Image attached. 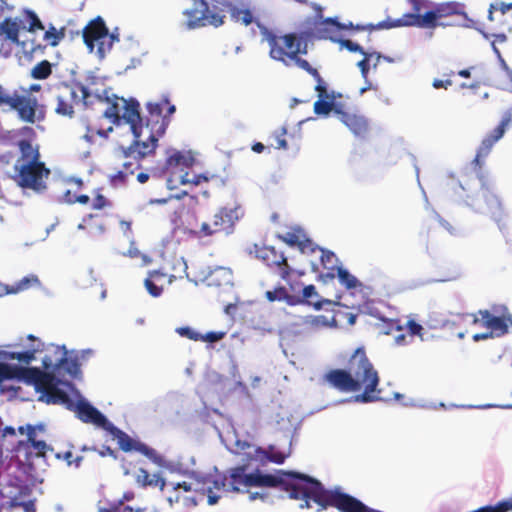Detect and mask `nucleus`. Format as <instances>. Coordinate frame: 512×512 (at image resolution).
<instances>
[{
	"label": "nucleus",
	"instance_id": "nucleus-1",
	"mask_svg": "<svg viewBox=\"0 0 512 512\" xmlns=\"http://www.w3.org/2000/svg\"><path fill=\"white\" fill-rule=\"evenodd\" d=\"M31 341L26 350L21 352H0V358L18 360L23 364L41 360L42 371L37 367H22L0 362V383L5 380L16 379L34 387L39 394L38 401L46 404H67L69 395L66 389H72L68 382L61 381L54 373L59 369L64 356L68 354L65 346L53 343H44L33 335H28Z\"/></svg>",
	"mask_w": 512,
	"mask_h": 512
},
{
	"label": "nucleus",
	"instance_id": "nucleus-2",
	"mask_svg": "<svg viewBox=\"0 0 512 512\" xmlns=\"http://www.w3.org/2000/svg\"><path fill=\"white\" fill-rule=\"evenodd\" d=\"M123 113L120 120L123 119L130 125V130L134 136V142L129 147H121L124 158H133L140 160L154 152L158 137L153 134V128H150V121L146 120L143 124V118L139 112V102L136 99L125 100L121 98Z\"/></svg>",
	"mask_w": 512,
	"mask_h": 512
},
{
	"label": "nucleus",
	"instance_id": "nucleus-3",
	"mask_svg": "<svg viewBox=\"0 0 512 512\" xmlns=\"http://www.w3.org/2000/svg\"><path fill=\"white\" fill-rule=\"evenodd\" d=\"M349 374L352 378L353 392L364 390L362 394L355 395L346 402L371 403L380 400L377 386L379 377L372 363L369 361L364 351L357 349L349 360Z\"/></svg>",
	"mask_w": 512,
	"mask_h": 512
},
{
	"label": "nucleus",
	"instance_id": "nucleus-4",
	"mask_svg": "<svg viewBox=\"0 0 512 512\" xmlns=\"http://www.w3.org/2000/svg\"><path fill=\"white\" fill-rule=\"evenodd\" d=\"M184 26L194 30L205 26L219 27L224 24L227 7L233 0H183Z\"/></svg>",
	"mask_w": 512,
	"mask_h": 512
},
{
	"label": "nucleus",
	"instance_id": "nucleus-5",
	"mask_svg": "<svg viewBox=\"0 0 512 512\" xmlns=\"http://www.w3.org/2000/svg\"><path fill=\"white\" fill-rule=\"evenodd\" d=\"M19 148L21 157L15 163V169L19 172V185L36 192L43 191L46 188L44 178L48 177L50 171L39 161L38 149L27 140H21Z\"/></svg>",
	"mask_w": 512,
	"mask_h": 512
},
{
	"label": "nucleus",
	"instance_id": "nucleus-6",
	"mask_svg": "<svg viewBox=\"0 0 512 512\" xmlns=\"http://www.w3.org/2000/svg\"><path fill=\"white\" fill-rule=\"evenodd\" d=\"M261 35L270 48L269 55L273 60L282 62L285 66H297L313 75L315 68L309 62L300 58L301 43L295 34L277 36L266 27L261 28Z\"/></svg>",
	"mask_w": 512,
	"mask_h": 512
},
{
	"label": "nucleus",
	"instance_id": "nucleus-7",
	"mask_svg": "<svg viewBox=\"0 0 512 512\" xmlns=\"http://www.w3.org/2000/svg\"><path fill=\"white\" fill-rule=\"evenodd\" d=\"M221 439L229 451L234 454H242L247 460L260 462L269 460L276 464H282L285 461V459L290 455L292 445L290 440L289 447L286 450L280 449L275 445H270L266 451L251 442L241 440L234 430L227 432V434L224 437H221Z\"/></svg>",
	"mask_w": 512,
	"mask_h": 512
},
{
	"label": "nucleus",
	"instance_id": "nucleus-8",
	"mask_svg": "<svg viewBox=\"0 0 512 512\" xmlns=\"http://www.w3.org/2000/svg\"><path fill=\"white\" fill-rule=\"evenodd\" d=\"M480 192L477 196L466 195L465 204L475 212L489 215L499 223L504 217V208L499 197L494 193V185L484 176L478 178Z\"/></svg>",
	"mask_w": 512,
	"mask_h": 512
},
{
	"label": "nucleus",
	"instance_id": "nucleus-9",
	"mask_svg": "<svg viewBox=\"0 0 512 512\" xmlns=\"http://www.w3.org/2000/svg\"><path fill=\"white\" fill-rule=\"evenodd\" d=\"M83 41L90 53L103 60L111 51L113 44L119 41L116 32L109 33L104 20L98 16L91 20L83 29Z\"/></svg>",
	"mask_w": 512,
	"mask_h": 512
},
{
	"label": "nucleus",
	"instance_id": "nucleus-10",
	"mask_svg": "<svg viewBox=\"0 0 512 512\" xmlns=\"http://www.w3.org/2000/svg\"><path fill=\"white\" fill-rule=\"evenodd\" d=\"M105 431H107L112 435L114 439L117 440L119 447L123 451L130 452L134 450L140 452L156 465L170 469V464L167 463V461L161 455H159L156 450L150 448L140 441L132 439L128 434L116 427L112 422L108 425Z\"/></svg>",
	"mask_w": 512,
	"mask_h": 512
},
{
	"label": "nucleus",
	"instance_id": "nucleus-11",
	"mask_svg": "<svg viewBox=\"0 0 512 512\" xmlns=\"http://www.w3.org/2000/svg\"><path fill=\"white\" fill-rule=\"evenodd\" d=\"M146 108L150 115L146 120L150 121V128H153V134L158 137L164 133L169 122L168 117L176 111V107L170 104L167 97H163L159 102H148Z\"/></svg>",
	"mask_w": 512,
	"mask_h": 512
},
{
	"label": "nucleus",
	"instance_id": "nucleus-12",
	"mask_svg": "<svg viewBox=\"0 0 512 512\" xmlns=\"http://www.w3.org/2000/svg\"><path fill=\"white\" fill-rule=\"evenodd\" d=\"M6 100L4 106L16 110L22 121L35 123L43 118L41 113L37 115V100L35 98L18 95L15 92L12 95L7 93Z\"/></svg>",
	"mask_w": 512,
	"mask_h": 512
},
{
	"label": "nucleus",
	"instance_id": "nucleus-13",
	"mask_svg": "<svg viewBox=\"0 0 512 512\" xmlns=\"http://www.w3.org/2000/svg\"><path fill=\"white\" fill-rule=\"evenodd\" d=\"M77 401L73 403L69 398V403L71 406L69 407L67 404H64L68 409H73L76 411L78 418L84 423H92L104 430L111 423L107 417L102 414L97 408L92 406L84 397H82L78 392L76 393Z\"/></svg>",
	"mask_w": 512,
	"mask_h": 512
},
{
	"label": "nucleus",
	"instance_id": "nucleus-14",
	"mask_svg": "<svg viewBox=\"0 0 512 512\" xmlns=\"http://www.w3.org/2000/svg\"><path fill=\"white\" fill-rule=\"evenodd\" d=\"M244 215L240 206L234 208H222L213 217L215 230L224 231L227 235L233 233L234 225Z\"/></svg>",
	"mask_w": 512,
	"mask_h": 512
},
{
	"label": "nucleus",
	"instance_id": "nucleus-15",
	"mask_svg": "<svg viewBox=\"0 0 512 512\" xmlns=\"http://www.w3.org/2000/svg\"><path fill=\"white\" fill-rule=\"evenodd\" d=\"M474 322H481L484 327L490 330L493 337H501L508 332V328L512 325L510 318L498 317L491 314L487 310H480L478 316L475 317Z\"/></svg>",
	"mask_w": 512,
	"mask_h": 512
},
{
	"label": "nucleus",
	"instance_id": "nucleus-16",
	"mask_svg": "<svg viewBox=\"0 0 512 512\" xmlns=\"http://www.w3.org/2000/svg\"><path fill=\"white\" fill-rule=\"evenodd\" d=\"M353 24L340 23L336 18H325L319 22H316L312 31V35L318 39H329L333 42H337L338 39L334 37L335 33L340 30L351 29Z\"/></svg>",
	"mask_w": 512,
	"mask_h": 512
},
{
	"label": "nucleus",
	"instance_id": "nucleus-17",
	"mask_svg": "<svg viewBox=\"0 0 512 512\" xmlns=\"http://www.w3.org/2000/svg\"><path fill=\"white\" fill-rule=\"evenodd\" d=\"M349 374V368L344 369H333L327 372L323 379L331 387L342 391V392H353L352 390V378Z\"/></svg>",
	"mask_w": 512,
	"mask_h": 512
},
{
	"label": "nucleus",
	"instance_id": "nucleus-18",
	"mask_svg": "<svg viewBox=\"0 0 512 512\" xmlns=\"http://www.w3.org/2000/svg\"><path fill=\"white\" fill-rule=\"evenodd\" d=\"M336 113L339 115L341 122L356 136H363L367 132L368 124L363 116L349 114L341 109H336Z\"/></svg>",
	"mask_w": 512,
	"mask_h": 512
},
{
	"label": "nucleus",
	"instance_id": "nucleus-19",
	"mask_svg": "<svg viewBox=\"0 0 512 512\" xmlns=\"http://www.w3.org/2000/svg\"><path fill=\"white\" fill-rule=\"evenodd\" d=\"M206 281L208 286L231 288L233 286V274L229 268L219 266L209 272Z\"/></svg>",
	"mask_w": 512,
	"mask_h": 512
},
{
	"label": "nucleus",
	"instance_id": "nucleus-20",
	"mask_svg": "<svg viewBox=\"0 0 512 512\" xmlns=\"http://www.w3.org/2000/svg\"><path fill=\"white\" fill-rule=\"evenodd\" d=\"M19 29L20 21L17 18H6L0 23V38L24 47V43H21L18 37Z\"/></svg>",
	"mask_w": 512,
	"mask_h": 512
},
{
	"label": "nucleus",
	"instance_id": "nucleus-21",
	"mask_svg": "<svg viewBox=\"0 0 512 512\" xmlns=\"http://www.w3.org/2000/svg\"><path fill=\"white\" fill-rule=\"evenodd\" d=\"M418 22V14L406 13L401 18L392 20L390 18L379 22L376 25L377 29H391L396 27H416Z\"/></svg>",
	"mask_w": 512,
	"mask_h": 512
},
{
	"label": "nucleus",
	"instance_id": "nucleus-22",
	"mask_svg": "<svg viewBox=\"0 0 512 512\" xmlns=\"http://www.w3.org/2000/svg\"><path fill=\"white\" fill-rule=\"evenodd\" d=\"M270 254L273 255L274 258L271 263L268 262V265L273 264L278 266L280 268L281 277L286 278L289 274V266L287 264V259L283 254L277 255L274 248H268L260 251L258 257L265 261H269Z\"/></svg>",
	"mask_w": 512,
	"mask_h": 512
},
{
	"label": "nucleus",
	"instance_id": "nucleus-23",
	"mask_svg": "<svg viewBox=\"0 0 512 512\" xmlns=\"http://www.w3.org/2000/svg\"><path fill=\"white\" fill-rule=\"evenodd\" d=\"M336 97L337 95L334 91L330 92L329 97H318L319 99L314 103L315 114L328 116L331 111L336 113V109H340L335 103Z\"/></svg>",
	"mask_w": 512,
	"mask_h": 512
},
{
	"label": "nucleus",
	"instance_id": "nucleus-24",
	"mask_svg": "<svg viewBox=\"0 0 512 512\" xmlns=\"http://www.w3.org/2000/svg\"><path fill=\"white\" fill-rule=\"evenodd\" d=\"M501 138L502 137H498V133H494V130H493L491 132V134H489L482 140L481 145L479 146V148L477 150V153H476V156H475V159L473 162L476 165L481 166L483 160L489 155L494 144L497 141H499Z\"/></svg>",
	"mask_w": 512,
	"mask_h": 512
},
{
	"label": "nucleus",
	"instance_id": "nucleus-25",
	"mask_svg": "<svg viewBox=\"0 0 512 512\" xmlns=\"http://www.w3.org/2000/svg\"><path fill=\"white\" fill-rule=\"evenodd\" d=\"M0 493L1 496L3 495V498L9 504V506L13 509L16 507L17 503H19V499L23 494V487L13 483L0 485Z\"/></svg>",
	"mask_w": 512,
	"mask_h": 512
},
{
	"label": "nucleus",
	"instance_id": "nucleus-26",
	"mask_svg": "<svg viewBox=\"0 0 512 512\" xmlns=\"http://www.w3.org/2000/svg\"><path fill=\"white\" fill-rule=\"evenodd\" d=\"M194 157L190 151L188 152H182V151H175L173 154H171L167 159V165L168 167H182V168H189L194 163Z\"/></svg>",
	"mask_w": 512,
	"mask_h": 512
},
{
	"label": "nucleus",
	"instance_id": "nucleus-27",
	"mask_svg": "<svg viewBox=\"0 0 512 512\" xmlns=\"http://www.w3.org/2000/svg\"><path fill=\"white\" fill-rule=\"evenodd\" d=\"M304 237H305L304 235L288 232L283 237V239L287 244H289L291 246L298 245V247L302 253H314L315 249L313 248L312 241H310L308 239L303 240L302 238H304Z\"/></svg>",
	"mask_w": 512,
	"mask_h": 512
},
{
	"label": "nucleus",
	"instance_id": "nucleus-28",
	"mask_svg": "<svg viewBox=\"0 0 512 512\" xmlns=\"http://www.w3.org/2000/svg\"><path fill=\"white\" fill-rule=\"evenodd\" d=\"M265 295L270 302L285 301L289 305H295L302 302L299 297L290 295L284 287H279L272 291H267Z\"/></svg>",
	"mask_w": 512,
	"mask_h": 512
},
{
	"label": "nucleus",
	"instance_id": "nucleus-29",
	"mask_svg": "<svg viewBox=\"0 0 512 512\" xmlns=\"http://www.w3.org/2000/svg\"><path fill=\"white\" fill-rule=\"evenodd\" d=\"M337 277L339 283L347 290L357 289L362 287V283L352 275L347 269L342 266L337 267Z\"/></svg>",
	"mask_w": 512,
	"mask_h": 512
},
{
	"label": "nucleus",
	"instance_id": "nucleus-30",
	"mask_svg": "<svg viewBox=\"0 0 512 512\" xmlns=\"http://www.w3.org/2000/svg\"><path fill=\"white\" fill-rule=\"evenodd\" d=\"M164 276L165 274L159 270H153L148 273V277L145 279L144 285L151 296L159 297L162 294V287L156 285L155 281H158L161 277Z\"/></svg>",
	"mask_w": 512,
	"mask_h": 512
},
{
	"label": "nucleus",
	"instance_id": "nucleus-31",
	"mask_svg": "<svg viewBox=\"0 0 512 512\" xmlns=\"http://www.w3.org/2000/svg\"><path fill=\"white\" fill-rule=\"evenodd\" d=\"M314 297H318V293L316 291L315 286L314 285L305 286L302 291V298L307 300V303L309 305H312L316 310L322 309L324 304H329V305L337 304L336 302H333V301L327 300V299L318 300V301L314 302L312 300Z\"/></svg>",
	"mask_w": 512,
	"mask_h": 512
},
{
	"label": "nucleus",
	"instance_id": "nucleus-32",
	"mask_svg": "<svg viewBox=\"0 0 512 512\" xmlns=\"http://www.w3.org/2000/svg\"><path fill=\"white\" fill-rule=\"evenodd\" d=\"M41 282L37 275L29 274L22 279H20L16 284L11 286V290L13 294H17L19 292L30 289L31 287H40Z\"/></svg>",
	"mask_w": 512,
	"mask_h": 512
},
{
	"label": "nucleus",
	"instance_id": "nucleus-33",
	"mask_svg": "<svg viewBox=\"0 0 512 512\" xmlns=\"http://www.w3.org/2000/svg\"><path fill=\"white\" fill-rule=\"evenodd\" d=\"M226 10H229L230 16L235 22H239L245 26H248L253 22L254 18L249 9H240L231 3V6L227 7Z\"/></svg>",
	"mask_w": 512,
	"mask_h": 512
},
{
	"label": "nucleus",
	"instance_id": "nucleus-34",
	"mask_svg": "<svg viewBox=\"0 0 512 512\" xmlns=\"http://www.w3.org/2000/svg\"><path fill=\"white\" fill-rule=\"evenodd\" d=\"M27 430L28 442L31 448L36 452V455H45L46 451L49 449V446L45 441L36 439V431L32 426H27Z\"/></svg>",
	"mask_w": 512,
	"mask_h": 512
},
{
	"label": "nucleus",
	"instance_id": "nucleus-35",
	"mask_svg": "<svg viewBox=\"0 0 512 512\" xmlns=\"http://www.w3.org/2000/svg\"><path fill=\"white\" fill-rule=\"evenodd\" d=\"M304 323L312 328L332 327L336 325L334 317L331 319L324 315H310L305 317Z\"/></svg>",
	"mask_w": 512,
	"mask_h": 512
},
{
	"label": "nucleus",
	"instance_id": "nucleus-36",
	"mask_svg": "<svg viewBox=\"0 0 512 512\" xmlns=\"http://www.w3.org/2000/svg\"><path fill=\"white\" fill-rule=\"evenodd\" d=\"M313 248L315 249V252L316 251L320 252V259H321V263L324 266V268H326L328 270H335V269L337 270V267H339L338 259L336 258L335 254L333 252L325 251V250L321 249L320 247L315 246L314 244H313Z\"/></svg>",
	"mask_w": 512,
	"mask_h": 512
},
{
	"label": "nucleus",
	"instance_id": "nucleus-37",
	"mask_svg": "<svg viewBox=\"0 0 512 512\" xmlns=\"http://www.w3.org/2000/svg\"><path fill=\"white\" fill-rule=\"evenodd\" d=\"M61 371H64L73 378H76L80 374V366L77 359L68 358V356L65 355L59 369L56 370L58 373Z\"/></svg>",
	"mask_w": 512,
	"mask_h": 512
},
{
	"label": "nucleus",
	"instance_id": "nucleus-38",
	"mask_svg": "<svg viewBox=\"0 0 512 512\" xmlns=\"http://www.w3.org/2000/svg\"><path fill=\"white\" fill-rule=\"evenodd\" d=\"M373 57H376V62L373 64L374 68H376L380 58L382 57L380 53H366L364 54V58L357 63V66L359 67L362 77L365 79V81H367L368 77L369 62L373 59Z\"/></svg>",
	"mask_w": 512,
	"mask_h": 512
},
{
	"label": "nucleus",
	"instance_id": "nucleus-39",
	"mask_svg": "<svg viewBox=\"0 0 512 512\" xmlns=\"http://www.w3.org/2000/svg\"><path fill=\"white\" fill-rule=\"evenodd\" d=\"M475 512H512V498L503 500L496 505L481 507Z\"/></svg>",
	"mask_w": 512,
	"mask_h": 512
},
{
	"label": "nucleus",
	"instance_id": "nucleus-40",
	"mask_svg": "<svg viewBox=\"0 0 512 512\" xmlns=\"http://www.w3.org/2000/svg\"><path fill=\"white\" fill-rule=\"evenodd\" d=\"M439 17L437 10L428 11L423 15L418 14V22L416 23V27H430L433 28L436 26V20Z\"/></svg>",
	"mask_w": 512,
	"mask_h": 512
},
{
	"label": "nucleus",
	"instance_id": "nucleus-41",
	"mask_svg": "<svg viewBox=\"0 0 512 512\" xmlns=\"http://www.w3.org/2000/svg\"><path fill=\"white\" fill-rule=\"evenodd\" d=\"M51 74V64L47 60H43L33 67L31 76L34 79H46Z\"/></svg>",
	"mask_w": 512,
	"mask_h": 512
},
{
	"label": "nucleus",
	"instance_id": "nucleus-42",
	"mask_svg": "<svg viewBox=\"0 0 512 512\" xmlns=\"http://www.w3.org/2000/svg\"><path fill=\"white\" fill-rule=\"evenodd\" d=\"M460 4L457 2H447L442 3L436 6V10L438 12L439 17L452 15V14H460L458 8Z\"/></svg>",
	"mask_w": 512,
	"mask_h": 512
},
{
	"label": "nucleus",
	"instance_id": "nucleus-43",
	"mask_svg": "<svg viewBox=\"0 0 512 512\" xmlns=\"http://www.w3.org/2000/svg\"><path fill=\"white\" fill-rule=\"evenodd\" d=\"M252 302H244L239 299L238 296H235V301L233 303H229L225 306L224 313L231 318V320L235 319L236 313L239 309L243 308L246 305H250Z\"/></svg>",
	"mask_w": 512,
	"mask_h": 512
},
{
	"label": "nucleus",
	"instance_id": "nucleus-44",
	"mask_svg": "<svg viewBox=\"0 0 512 512\" xmlns=\"http://www.w3.org/2000/svg\"><path fill=\"white\" fill-rule=\"evenodd\" d=\"M64 38V32L58 31L55 27L51 26L44 34V40L51 46H57Z\"/></svg>",
	"mask_w": 512,
	"mask_h": 512
},
{
	"label": "nucleus",
	"instance_id": "nucleus-45",
	"mask_svg": "<svg viewBox=\"0 0 512 512\" xmlns=\"http://www.w3.org/2000/svg\"><path fill=\"white\" fill-rule=\"evenodd\" d=\"M55 111L59 115L63 116H69L71 117L74 113L73 107L70 103L64 100L63 97L58 96L57 97V106L55 108Z\"/></svg>",
	"mask_w": 512,
	"mask_h": 512
},
{
	"label": "nucleus",
	"instance_id": "nucleus-46",
	"mask_svg": "<svg viewBox=\"0 0 512 512\" xmlns=\"http://www.w3.org/2000/svg\"><path fill=\"white\" fill-rule=\"evenodd\" d=\"M512 121V109L505 111L500 124L494 129V133H498V137H503L507 127Z\"/></svg>",
	"mask_w": 512,
	"mask_h": 512
},
{
	"label": "nucleus",
	"instance_id": "nucleus-47",
	"mask_svg": "<svg viewBox=\"0 0 512 512\" xmlns=\"http://www.w3.org/2000/svg\"><path fill=\"white\" fill-rule=\"evenodd\" d=\"M313 77L316 80L317 84L315 90L318 93V97H329L330 92L327 91L326 83L320 76L317 70H313Z\"/></svg>",
	"mask_w": 512,
	"mask_h": 512
},
{
	"label": "nucleus",
	"instance_id": "nucleus-48",
	"mask_svg": "<svg viewBox=\"0 0 512 512\" xmlns=\"http://www.w3.org/2000/svg\"><path fill=\"white\" fill-rule=\"evenodd\" d=\"M26 21L29 24V31H35L36 29H44V26L38 16L32 11L25 12Z\"/></svg>",
	"mask_w": 512,
	"mask_h": 512
},
{
	"label": "nucleus",
	"instance_id": "nucleus-49",
	"mask_svg": "<svg viewBox=\"0 0 512 512\" xmlns=\"http://www.w3.org/2000/svg\"><path fill=\"white\" fill-rule=\"evenodd\" d=\"M176 333L193 341H199L201 338V333L188 326L176 328Z\"/></svg>",
	"mask_w": 512,
	"mask_h": 512
},
{
	"label": "nucleus",
	"instance_id": "nucleus-50",
	"mask_svg": "<svg viewBox=\"0 0 512 512\" xmlns=\"http://www.w3.org/2000/svg\"><path fill=\"white\" fill-rule=\"evenodd\" d=\"M104 116L108 119H110L113 123H120V109L119 104H113L112 106L108 107L106 111L104 112Z\"/></svg>",
	"mask_w": 512,
	"mask_h": 512
},
{
	"label": "nucleus",
	"instance_id": "nucleus-51",
	"mask_svg": "<svg viewBox=\"0 0 512 512\" xmlns=\"http://www.w3.org/2000/svg\"><path fill=\"white\" fill-rule=\"evenodd\" d=\"M226 335V332L223 331H211L206 334H201V338L199 341L209 342V343H215L223 339Z\"/></svg>",
	"mask_w": 512,
	"mask_h": 512
},
{
	"label": "nucleus",
	"instance_id": "nucleus-52",
	"mask_svg": "<svg viewBox=\"0 0 512 512\" xmlns=\"http://www.w3.org/2000/svg\"><path fill=\"white\" fill-rule=\"evenodd\" d=\"M337 42L340 44L341 48H345V49L349 50L350 52H359L362 55L366 54V52L363 50V48L359 44H357L351 40L338 39Z\"/></svg>",
	"mask_w": 512,
	"mask_h": 512
},
{
	"label": "nucleus",
	"instance_id": "nucleus-53",
	"mask_svg": "<svg viewBox=\"0 0 512 512\" xmlns=\"http://www.w3.org/2000/svg\"><path fill=\"white\" fill-rule=\"evenodd\" d=\"M208 178L202 174L195 175L192 179L188 178V173H185L184 175L180 176V183L181 184H188L192 183L194 185H199L203 181H207Z\"/></svg>",
	"mask_w": 512,
	"mask_h": 512
},
{
	"label": "nucleus",
	"instance_id": "nucleus-54",
	"mask_svg": "<svg viewBox=\"0 0 512 512\" xmlns=\"http://www.w3.org/2000/svg\"><path fill=\"white\" fill-rule=\"evenodd\" d=\"M148 486H159L160 490L163 491L166 486V481L160 476V474L155 473L153 475H149Z\"/></svg>",
	"mask_w": 512,
	"mask_h": 512
},
{
	"label": "nucleus",
	"instance_id": "nucleus-55",
	"mask_svg": "<svg viewBox=\"0 0 512 512\" xmlns=\"http://www.w3.org/2000/svg\"><path fill=\"white\" fill-rule=\"evenodd\" d=\"M99 512H134L131 507L119 503L111 508H99Z\"/></svg>",
	"mask_w": 512,
	"mask_h": 512
},
{
	"label": "nucleus",
	"instance_id": "nucleus-56",
	"mask_svg": "<svg viewBox=\"0 0 512 512\" xmlns=\"http://www.w3.org/2000/svg\"><path fill=\"white\" fill-rule=\"evenodd\" d=\"M408 2L411 3L416 14H419L424 7L431 5L428 0H408Z\"/></svg>",
	"mask_w": 512,
	"mask_h": 512
},
{
	"label": "nucleus",
	"instance_id": "nucleus-57",
	"mask_svg": "<svg viewBox=\"0 0 512 512\" xmlns=\"http://www.w3.org/2000/svg\"><path fill=\"white\" fill-rule=\"evenodd\" d=\"M149 475L150 474L147 472V470L140 468L138 470L137 477H136L137 483L144 487L148 486Z\"/></svg>",
	"mask_w": 512,
	"mask_h": 512
},
{
	"label": "nucleus",
	"instance_id": "nucleus-58",
	"mask_svg": "<svg viewBox=\"0 0 512 512\" xmlns=\"http://www.w3.org/2000/svg\"><path fill=\"white\" fill-rule=\"evenodd\" d=\"M407 326H408V330H409V333L411 336H414V335L421 336V331L423 330V327L420 324H418L414 321H409Z\"/></svg>",
	"mask_w": 512,
	"mask_h": 512
},
{
	"label": "nucleus",
	"instance_id": "nucleus-59",
	"mask_svg": "<svg viewBox=\"0 0 512 512\" xmlns=\"http://www.w3.org/2000/svg\"><path fill=\"white\" fill-rule=\"evenodd\" d=\"M218 231H219V230H215V227L213 226V223H212V224H209V223L203 222V223L201 224L200 232H201L204 236H210V235H212L213 233L218 232Z\"/></svg>",
	"mask_w": 512,
	"mask_h": 512
},
{
	"label": "nucleus",
	"instance_id": "nucleus-60",
	"mask_svg": "<svg viewBox=\"0 0 512 512\" xmlns=\"http://www.w3.org/2000/svg\"><path fill=\"white\" fill-rule=\"evenodd\" d=\"M16 507H22L24 512H35V503L31 500L29 501H20L17 503Z\"/></svg>",
	"mask_w": 512,
	"mask_h": 512
},
{
	"label": "nucleus",
	"instance_id": "nucleus-61",
	"mask_svg": "<svg viewBox=\"0 0 512 512\" xmlns=\"http://www.w3.org/2000/svg\"><path fill=\"white\" fill-rule=\"evenodd\" d=\"M451 85H452V81L449 79H447V80L434 79V81L432 83V86L435 89H440V88L447 89L448 86H451Z\"/></svg>",
	"mask_w": 512,
	"mask_h": 512
},
{
	"label": "nucleus",
	"instance_id": "nucleus-62",
	"mask_svg": "<svg viewBox=\"0 0 512 512\" xmlns=\"http://www.w3.org/2000/svg\"><path fill=\"white\" fill-rule=\"evenodd\" d=\"M435 216L436 218L438 219L440 225L445 229L447 230L450 234H454L455 231H454V228L450 225V223L448 221H446L445 219H443L439 214L435 213Z\"/></svg>",
	"mask_w": 512,
	"mask_h": 512
},
{
	"label": "nucleus",
	"instance_id": "nucleus-63",
	"mask_svg": "<svg viewBox=\"0 0 512 512\" xmlns=\"http://www.w3.org/2000/svg\"><path fill=\"white\" fill-rule=\"evenodd\" d=\"M106 205V199L102 195H98L93 202L94 209H102Z\"/></svg>",
	"mask_w": 512,
	"mask_h": 512
},
{
	"label": "nucleus",
	"instance_id": "nucleus-64",
	"mask_svg": "<svg viewBox=\"0 0 512 512\" xmlns=\"http://www.w3.org/2000/svg\"><path fill=\"white\" fill-rule=\"evenodd\" d=\"M126 176H127V175H126L124 172L119 171L117 174H115V175H113V176L111 177V182H112L114 185H116L118 182H123Z\"/></svg>",
	"mask_w": 512,
	"mask_h": 512
}]
</instances>
